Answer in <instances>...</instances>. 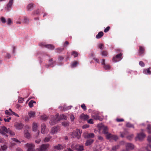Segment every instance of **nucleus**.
Segmentation results:
<instances>
[{
	"label": "nucleus",
	"mask_w": 151,
	"mask_h": 151,
	"mask_svg": "<svg viewBox=\"0 0 151 151\" xmlns=\"http://www.w3.org/2000/svg\"><path fill=\"white\" fill-rule=\"evenodd\" d=\"M78 55V53L76 52L73 51L72 52V55L74 56V57H77Z\"/></svg>",
	"instance_id": "obj_44"
},
{
	"label": "nucleus",
	"mask_w": 151,
	"mask_h": 151,
	"mask_svg": "<svg viewBox=\"0 0 151 151\" xmlns=\"http://www.w3.org/2000/svg\"><path fill=\"white\" fill-rule=\"evenodd\" d=\"M63 48H59L58 49H57V52H60L61 51H62L63 50Z\"/></svg>",
	"instance_id": "obj_62"
},
{
	"label": "nucleus",
	"mask_w": 151,
	"mask_h": 151,
	"mask_svg": "<svg viewBox=\"0 0 151 151\" xmlns=\"http://www.w3.org/2000/svg\"><path fill=\"white\" fill-rule=\"evenodd\" d=\"M106 138L110 141L111 140H114L116 141L118 139V137L116 135H112L111 134H109L106 135Z\"/></svg>",
	"instance_id": "obj_5"
},
{
	"label": "nucleus",
	"mask_w": 151,
	"mask_h": 151,
	"mask_svg": "<svg viewBox=\"0 0 151 151\" xmlns=\"http://www.w3.org/2000/svg\"><path fill=\"white\" fill-rule=\"evenodd\" d=\"M52 138V136L48 135L47 137H46L43 139V141L45 142H48L50 139Z\"/></svg>",
	"instance_id": "obj_22"
},
{
	"label": "nucleus",
	"mask_w": 151,
	"mask_h": 151,
	"mask_svg": "<svg viewBox=\"0 0 151 151\" xmlns=\"http://www.w3.org/2000/svg\"><path fill=\"white\" fill-rule=\"evenodd\" d=\"M81 133V131L79 129H77L76 131H74L71 133V137L73 138L77 137L78 139H79Z\"/></svg>",
	"instance_id": "obj_2"
},
{
	"label": "nucleus",
	"mask_w": 151,
	"mask_h": 151,
	"mask_svg": "<svg viewBox=\"0 0 151 151\" xmlns=\"http://www.w3.org/2000/svg\"><path fill=\"white\" fill-rule=\"evenodd\" d=\"M29 22V19L26 17H24L23 22L26 24H28Z\"/></svg>",
	"instance_id": "obj_27"
},
{
	"label": "nucleus",
	"mask_w": 151,
	"mask_h": 151,
	"mask_svg": "<svg viewBox=\"0 0 151 151\" xmlns=\"http://www.w3.org/2000/svg\"><path fill=\"white\" fill-rule=\"evenodd\" d=\"M147 140L149 142H151V136H149L147 138Z\"/></svg>",
	"instance_id": "obj_64"
},
{
	"label": "nucleus",
	"mask_w": 151,
	"mask_h": 151,
	"mask_svg": "<svg viewBox=\"0 0 151 151\" xmlns=\"http://www.w3.org/2000/svg\"><path fill=\"white\" fill-rule=\"evenodd\" d=\"M101 127L99 129V130H103V133L106 134V135L109 133L108 132V129L107 127L103 125H101Z\"/></svg>",
	"instance_id": "obj_10"
},
{
	"label": "nucleus",
	"mask_w": 151,
	"mask_h": 151,
	"mask_svg": "<svg viewBox=\"0 0 151 151\" xmlns=\"http://www.w3.org/2000/svg\"><path fill=\"white\" fill-rule=\"evenodd\" d=\"M99 47L100 49L102 50L104 47V45L101 43L99 45Z\"/></svg>",
	"instance_id": "obj_49"
},
{
	"label": "nucleus",
	"mask_w": 151,
	"mask_h": 151,
	"mask_svg": "<svg viewBox=\"0 0 151 151\" xmlns=\"http://www.w3.org/2000/svg\"><path fill=\"white\" fill-rule=\"evenodd\" d=\"M24 136L26 138H28L30 137V133L28 132L27 130H25L24 131Z\"/></svg>",
	"instance_id": "obj_23"
},
{
	"label": "nucleus",
	"mask_w": 151,
	"mask_h": 151,
	"mask_svg": "<svg viewBox=\"0 0 151 151\" xmlns=\"http://www.w3.org/2000/svg\"><path fill=\"white\" fill-rule=\"evenodd\" d=\"M122 54L121 53L116 55L115 57L113 58V61L115 62L119 61L122 58Z\"/></svg>",
	"instance_id": "obj_8"
},
{
	"label": "nucleus",
	"mask_w": 151,
	"mask_h": 151,
	"mask_svg": "<svg viewBox=\"0 0 151 151\" xmlns=\"http://www.w3.org/2000/svg\"><path fill=\"white\" fill-rule=\"evenodd\" d=\"M98 139L99 140H100L102 142L104 140L103 138L102 137L100 136H98Z\"/></svg>",
	"instance_id": "obj_50"
},
{
	"label": "nucleus",
	"mask_w": 151,
	"mask_h": 151,
	"mask_svg": "<svg viewBox=\"0 0 151 151\" xmlns=\"http://www.w3.org/2000/svg\"><path fill=\"white\" fill-rule=\"evenodd\" d=\"M40 45L41 46H45V47L51 50H53L54 48V46L53 45L50 44L46 45L44 43H41Z\"/></svg>",
	"instance_id": "obj_13"
},
{
	"label": "nucleus",
	"mask_w": 151,
	"mask_h": 151,
	"mask_svg": "<svg viewBox=\"0 0 151 151\" xmlns=\"http://www.w3.org/2000/svg\"><path fill=\"white\" fill-rule=\"evenodd\" d=\"M11 119V117H10L7 116L6 118H4V120L5 122H9V120Z\"/></svg>",
	"instance_id": "obj_36"
},
{
	"label": "nucleus",
	"mask_w": 151,
	"mask_h": 151,
	"mask_svg": "<svg viewBox=\"0 0 151 151\" xmlns=\"http://www.w3.org/2000/svg\"><path fill=\"white\" fill-rule=\"evenodd\" d=\"M104 68L105 70H108L110 69L111 67L109 65H105L104 66Z\"/></svg>",
	"instance_id": "obj_38"
},
{
	"label": "nucleus",
	"mask_w": 151,
	"mask_h": 151,
	"mask_svg": "<svg viewBox=\"0 0 151 151\" xmlns=\"http://www.w3.org/2000/svg\"><path fill=\"white\" fill-rule=\"evenodd\" d=\"M125 146L127 150H132L134 148V145L131 143H127L126 144Z\"/></svg>",
	"instance_id": "obj_12"
},
{
	"label": "nucleus",
	"mask_w": 151,
	"mask_h": 151,
	"mask_svg": "<svg viewBox=\"0 0 151 151\" xmlns=\"http://www.w3.org/2000/svg\"><path fill=\"white\" fill-rule=\"evenodd\" d=\"M119 145H118L115 146H113L112 148V150H115L117 149H118L119 147Z\"/></svg>",
	"instance_id": "obj_37"
},
{
	"label": "nucleus",
	"mask_w": 151,
	"mask_h": 151,
	"mask_svg": "<svg viewBox=\"0 0 151 151\" xmlns=\"http://www.w3.org/2000/svg\"><path fill=\"white\" fill-rule=\"evenodd\" d=\"M33 7V5L32 4H29L27 6V10L28 11H30L31 10Z\"/></svg>",
	"instance_id": "obj_29"
},
{
	"label": "nucleus",
	"mask_w": 151,
	"mask_h": 151,
	"mask_svg": "<svg viewBox=\"0 0 151 151\" xmlns=\"http://www.w3.org/2000/svg\"><path fill=\"white\" fill-rule=\"evenodd\" d=\"M148 129V132L149 133H151V128L150 127V125H148L147 127Z\"/></svg>",
	"instance_id": "obj_58"
},
{
	"label": "nucleus",
	"mask_w": 151,
	"mask_h": 151,
	"mask_svg": "<svg viewBox=\"0 0 151 151\" xmlns=\"http://www.w3.org/2000/svg\"><path fill=\"white\" fill-rule=\"evenodd\" d=\"M145 135L143 132H142L137 134L136 138H138L139 140H141L145 137Z\"/></svg>",
	"instance_id": "obj_11"
},
{
	"label": "nucleus",
	"mask_w": 151,
	"mask_h": 151,
	"mask_svg": "<svg viewBox=\"0 0 151 151\" xmlns=\"http://www.w3.org/2000/svg\"><path fill=\"white\" fill-rule=\"evenodd\" d=\"M104 35L103 32H100L96 35V38L97 39H99L101 38Z\"/></svg>",
	"instance_id": "obj_25"
},
{
	"label": "nucleus",
	"mask_w": 151,
	"mask_h": 151,
	"mask_svg": "<svg viewBox=\"0 0 151 151\" xmlns=\"http://www.w3.org/2000/svg\"><path fill=\"white\" fill-rule=\"evenodd\" d=\"M24 125L22 123H18L15 125V127L16 129L18 130H20L22 129Z\"/></svg>",
	"instance_id": "obj_14"
},
{
	"label": "nucleus",
	"mask_w": 151,
	"mask_h": 151,
	"mask_svg": "<svg viewBox=\"0 0 151 151\" xmlns=\"http://www.w3.org/2000/svg\"><path fill=\"white\" fill-rule=\"evenodd\" d=\"M39 13V11L38 10H37L35 12H33L32 13V14L33 15H35V14H37Z\"/></svg>",
	"instance_id": "obj_57"
},
{
	"label": "nucleus",
	"mask_w": 151,
	"mask_h": 151,
	"mask_svg": "<svg viewBox=\"0 0 151 151\" xmlns=\"http://www.w3.org/2000/svg\"><path fill=\"white\" fill-rule=\"evenodd\" d=\"M145 49L144 47L142 46H139V54L140 55H141L144 53Z\"/></svg>",
	"instance_id": "obj_26"
},
{
	"label": "nucleus",
	"mask_w": 151,
	"mask_h": 151,
	"mask_svg": "<svg viewBox=\"0 0 151 151\" xmlns=\"http://www.w3.org/2000/svg\"><path fill=\"white\" fill-rule=\"evenodd\" d=\"M110 29V27L109 26L106 27L105 29H104V32H108Z\"/></svg>",
	"instance_id": "obj_52"
},
{
	"label": "nucleus",
	"mask_w": 151,
	"mask_h": 151,
	"mask_svg": "<svg viewBox=\"0 0 151 151\" xmlns=\"http://www.w3.org/2000/svg\"><path fill=\"white\" fill-rule=\"evenodd\" d=\"M54 148L55 149L58 150H60L63 148V147L60 144L58 145L57 146H54Z\"/></svg>",
	"instance_id": "obj_28"
},
{
	"label": "nucleus",
	"mask_w": 151,
	"mask_h": 151,
	"mask_svg": "<svg viewBox=\"0 0 151 151\" xmlns=\"http://www.w3.org/2000/svg\"><path fill=\"white\" fill-rule=\"evenodd\" d=\"M12 23V22L11 19L10 18L8 19L7 22V24L8 25H10Z\"/></svg>",
	"instance_id": "obj_43"
},
{
	"label": "nucleus",
	"mask_w": 151,
	"mask_h": 151,
	"mask_svg": "<svg viewBox=\"0 0 151 151\" xmlns=\"http://www.w3.org/2000/svg\"><path fill=\"white\" fill-rule=\"evenodd\" d=\"M5 114L6 115H10L12 114V113L9 112V110H6L5 111Z\"/></svg>",
	"instance_id": "obj_51"
},
{
	"label": "nucleus",
	"mask_w": 151,
	"mask_h": 151,
	"mask_svg": "<svg viewBox=\"0 0 151 151\" xmlns=\"http://www.w3.org/2000/svg\"><path fill=\"white\" fill-rule=\"evenodd\" d=\"M49 146V145L48 144H43L38 149V151H45L47 149Z\"/></svg>",
	"instance_id": "obj_7"
},
{
	"label": "nucleus",
	"mask_w": 151,
	"mask_h": 151,
	"mask_svg": "<svg viewBox=\"0 0 151 151\" xmlns=\"http://www.w3.org/2000/svg\"><path fill=\"white\" fill-rule=\"evenodd\" d=\"M58 131V128L56 127H53L51 129L50 133L52 134H54L57 132Z\"/></svg>",
	"instance_id": "obj_21"
},
{
	"label": "nucleus",
	"mask_w": 151,
	"mask_h": 151,
	"mask_svg": "<svg viewBox=\"0 0 151 151\" xmlns=\"http://www.w3.org/2000/svg\"><path fill=\"white\" fill-rule=\"evenodd\" d=\"M139 64L140 66L142 67H144L145 66V64L142 61H140L139 62Z\"/></svg>",
	"instance_id": "obj_54"
},
{
	"label": "nucleus",
	"mask_w": 151,
	"mask_h": 151,
	"mask_svg": "<svg viewBox=\"0 0 151 151\" xmlns=\"http://www.w3.org/2000/svg\"><path fill=\"white\" fill-rule=\"evenodd\" d=\"M78 64V62L77 61H75L73 62L71 64V67H75Z\"/></svg>",
	"instance_id": "obj_47"
},
{
	"label": "nucleus",
	"mask_w": 151,
	"mask_h": 151,
	"mask_svg": "<svg viewBox=\"0 0 151 151\" xmlns=\"http://www.w3.org/2000/svg\"><path fill=\"white\" fill-rule=\"evenodd\" d=\"M9 129H7L5 127L1 126L0 128V133L3 135H5L6 137H7V134H5L6 133H9Z\"/></svg>",
	"instance_id": "obj_3"
},
{
	"label": "nucleus",
	"mask_w": 151,
	"mask_h": 151,
	"mask_svg": "<svg viewBox=\"0 0 151 151\" xmlns=\"http://www.w3.org/2000/svg\"><path fill=\"white\" fill-rule=\"evenodd\" d=\"M26 147L27 148V151H35L34 148L35 145L32 143H27Z\"/></svg>",
	"instance_id": "obj_6"
},
{
	"label": "nucleus",
	"mask_w": 151,
	"mask_h": 151,
	"mask_svg": "<svg viewBox=\"0 0 151 151\" xmlns=\"http://www.w3.org/2000/svg\"><path fill=\"white\" fill-rule=\"evenodd\" d=\"M37 124L35 122H33L32 124V129L33 131L35 132L37 131Z\"/></svg>",
	"instance_id": "obj_17"
},
{
	"label": "nucleus",
	"mask_w": 151,
	"mask_h": 151,
	"mask_svg": "<svg viewBox=\"0 0 151 151\" xmlns=\"http://www.w3.org/2000/svg\"><path fill=\"white\" fill-rule=\"evenodd\" d=\"M41 118L43 120H46L48 119V117L45 115H43L41 116Z\"/></svg>",
	"instance_id": "obj_46"
},
{
	"label": "nucleus",
	"mask_w": 151,
	"mask_h": 151,
	"mask_svg": "<svg viewBox=\"0 0 151 151\" xmlns=\"http://www.w3.org/2000/svg\"><path fill=\"white\" fill-rule=\"evenodd\" d=\"M62 125L64 127H66L68 126L69 124L67 122H64L62 123Z\"/></svg>",
	"instance_id": "obj_40"
},
{
	"label": "nucleus",
	"mask_w": 151,
	"mask_h": 151,
	"mask_svg": "<svg viewBox=\"0 0 151 151\" xmlns=\"http://www.w3.org/2000/svg\"><path fill=\"white\" fill-rule=\"evenodd\" d=\"M0 19L1 22L4 24L6 22V19L4 17H1Z\"/></svg>",
	"instance_id": "obj_39"
},
{
	"label": "nucleus",
	"mask_w": 151,
	"mask_h": 151,
	"mask_svg": "<svg viewBox=\"0 0 151 151\" xmlns=\"http://www.w3.org/2000/svg\"><path fill=\"white\" fill-rule=\"evenodd\" d=\"M71 147L72 149L76 150L78 151H82L84 150L83 146V145H77L74 146V145H72Z\"/></svg>",
	"instance_id": "obj_4"
},
{
	"label": "nucleus",
	"mask_w": 151,
	"mask_h": 151,
	"mask_svg": "<svg viewBox=\"0 0 151 151\" xmlns=\"http://www.w3.org/2000/svg\"><path fill=\"white\" fill-rule=\"evenodd\" d=\"M12 5V4H10L9 3H8L7 4L6 7V9L7 12L9 11L10 10L11 8Z\"/></svg>",
	"instance_id": "obj_31"
},
{
	"label": "nucleus",
	"mask_w": 151,
	"mask_h": 151,
	"mask_svg": "<svg viewBox=\"0 0 151 151\" xmlns=\"http://www.w3.org/2000/svg\"><path fill=\"white\" fill-rule=\"evenodd\" d=\"M29 118H30L27 116H25L24 118V120L25 122H28L29 120Z\"/></svg>",
	"instance_id": "obj_61"
},
{
	"label": "nucleus",
	"mask_w": 151,
	"mask_h": 151,
	"mask_svg": "<svg viewBox=\"0 0 151 151\" xmlns=\"http://www.w3.org/2000/svg\"><path fill=\"white\" fill-rule=\"evenodd\" d=\"M105 60L104 59H103L102 60V61H101V64L102 65H104V66L105 65Z\"/></svg>",
	"instance_id": "obj_60"
},
{
	"label": "nucleus",
	"mask_w": 151,
	"mask_h": 151,
	"mask_svg": "<svg viewBox=\"0 0 151 151\" xmlns=\"http://www.w3.org/2000/svg\"><path fill=\"white\" fill-rule=\"evenodd\" d=\"M2 150L3 151H6L7 148V146L6 145H4L1 146Z\"/></svg>",
	"instance_id": "obj_34"
},
{
	"label": "nucleus",
	"mask_w": 151,
	"mask_h": 151,
	"mask_svg": "<svg viewBox=\"0 0 151 151\" xmlns=\"http://www.w3.org/2000/svg\"><path fill=\"white\" fill-rule=\"evenodd\" d=\"M35 113L33 111H30L28 113L29 117L30 118H33L35 116Z\"/></svg>",
	"instance_id": "obj_16"
},
{
	"label": "nucleus",
	"mask_w": 151,
	"mask_h": 151,
	"mask_svg": "<svg viewBox=\"0 0 151 151\" xmlns=\"http://www.w3.org/2000/svg\"><path fill=\"white\" fill-rule=\"evenodd\" d=\"M80 118L84 120H86L89 118L88 116L87 115H85L84 114H82L80 116Z\"/></svg>",
	"instance_id": "obj_18"
},
{
	"label": "nucleus",
	"mask_w": 151,
	"mask_h": 151,
	"mask_svg": "<svg viewBox=\"0 0 151 151\" xmlns=\"http://www.w3.org/2000/svg\"><path fill=\"white\" fill-rule=\"evenodd\" d=\"M107 54L108 53L106 51H103L101 52L102 55L104 56H106Z\"/></svg>",
	"instance_id": "obj_41"
},
{
	"label": "nucleus",
	"mask_w": 151,
	"mask_h": 151,
	"mask_svg": "<svg viewBox=\"0 0 151 151\" xmlns=\"http://www.w3.org/2000/svg\"><path fill=\"white\" fill-rule=\"evenodd\" d=\"M35 103L36 102L35 101L33 100H31L29 103V106L30 107H32L33 106V104Z\"/></svg>",
	"instance_id": "obj_32"
},
{
	"label": "nucleus",
	"mask_w": 151,
	"mask_h": 151,
	"mask_svg": "<svg viewBox=\"0 0 151 151\" xmlns=\"http://www.w3.org/2000/svg\"><path fill=\"white\" fill-rule=\"evenodd\" d=\"M92 117L93 118L96 120H99L100 121H101L103 120V119L101 118L98 115L93 116Z\"/></svg>",
	"instance_id": "obj_24"
},
{
	"label": "nucleus",
	"mask_w": 151,
	"mask_h": 151,
	"mask_svg": "<svg viewBox=\"0 0 151 151\" xmlns=\"http://www.w3.org/2000/svg\"><path fill=\"white\" fill-rule=\"evenodd\" d=\"M81 107L84 110H86V106L84 104L81 105Z\"/></svg>",
	"instance_id": "obj_53"
},
{
	"label": "nucleus",
	"mask_w": 151,
	"mask_h": 151,
	"mask_svg": "<svg viewBox=\"0 0 151 151\" xmlns=\"http://www.w3.org/2000/svg\"><path fill=\"white\" fill-rule=\"evenodd\" d=\"M134 137V135L133 134L129 135L127 137V139L129 140H131L133 139Z\"/></svg>",
	"instance_id": "obj_33"
},
{
	"label": "nucleus",
	"mask_w": 151,
	"mask_h": 151,
	"mask_svg": "<svg viewBox=\"0 0 151 151\" xmlns=\"http://www.w3.org/2000/svg\"><path fill=\"white\" fill-rule=\"evenodd\" d=\"M12 139L13 141H15L16 142H19V141L18 139H16L15 138H12Z\"/></svg>",
	"instance_id": "obj_59"
},
{
	"label": "nucleus",
	"mask_w": 151,
	"mask_h": 151,
	"mask_svg": "<svg viewBox=\"0 0 151 151\" xmlns=\"http://www.w3.org/2000/svg\"><path fill=\"white\" fill-rule=\"evenodd\" d=\"M41 132L42 134H44L48 133V130L46 129L45 125V124H42L41 125Z\"/></svg>",
	"instance_id": "obj_9"
},
{
	"label": "nucleus",
	"mask_w": 151,
	"mask_h": 151,
	"mask_svg": "<svg viewBox=\"0 0 151 151\" xmlns=\"http://www.w3.org/2000/svg\"><path fill=\"white\" fill-rule=\"evenodd\" d=\"M21 20V17H19V18L18 20L16 22V23L17 24H20L21 23V22L20 21Z\"/></svg>",
	"instance_id": "obj_48"
},
{
	"label": "nucleus",
	"mask_w": 151,
	"mask_h": 151,
	"mask_svg": "<svg viewBox=\"0 0 151 151\" xmlns=\"http://www.w3.org/2000/svg\"><path fill=\"white\" fill-rule=\"evenodd\" d=\"M67 118L66 116L63 114L59 116H58V114H57L55 115V117L53 116L52 117L50 121V124L51 125H53L56 123L58 121L61 119L66 120Z\"/></svg>",
	"instance_id": "obj_1"
},
{
	"label": "nucleus",
	"mask_w": 151,
	"mask_h": 151,
	"mask_svg": "<svg viewBox=\"0 0 151 151\" xmlns=\"http://www.w3.org/2000/svg\"><path fill=\"white\" fill-rule=\"evenodd\" d=\"M150 68H149L147 69H144L143 71V73L145 74L150 75L151 74V72L150 70Z\"/></svg>",
	"instance_id": "obj_20"
},
{
	"label": "nucleus",
	"mask_w": 151,
	"mask_h": 151,
	"mask_svg": "<svg viewBox=\"0 0 151 151\" xmlns=\"http://www.w3.org/2000/svg\"><path fill=\"white\" fill-rule=\"evenodd\" d=\"M125 133L124 132H120V136L122 137H124Z\"/></svg>",
	"instance_id": "obj_63"
},
{
	"label": "nucleus",
	"mask_w": 151,
	"mask_h": 151,
	"mask_svg": "<svg viewBox=\"0 0 151 151\" xmlns=\"http://www.w3.org/2000/svg\"><path fill=\"white\" fill-rule=\"evenodd\" d=\"M93 119H89L88 121V123L90 124H93Z\"/></svg>",
	"instance_id": "obj_55"
},
{
	"label": "nucleus",
	"mask_w": 151,
	"mask_h": 151,
	"mask_svg": "<svg viewBox=\"0 0 151 151\" xmlns=\"http://www.w3.org/2000/svg\"><path fill=\"white\" fill-rule=\"evenodd\" d=\"M94 137V134L93 133L88 134L86 135V137L88 138H93Z\"/></svg>",
	"instance_id": "obj_30"
},
{
	"label": "nucleus",
	"mask_w": 151,
	"mask_h": 151,
	"mask_svg": "<svg viewBox=\"0 0 151 151\" xmlns=\"http://www.w3.org/2000/svg\"><path fill=\"white\" fill-rule=\"evenodd\" d=\"M126 126L127 127H132L133 128H134L133 125L131 124L129 122L127 123L126 124Z\"/></svg>",
	"instance_id": "obj_35"
},
{
	"label": "nucleus",
	"mask_w": 151,
	"mask_h": 151,
	"mask_svg": "<svg viewBox=\"0 0 151 151\" xmlns=\"http://www.w3.org/2000/svg\"><path fill=\"white\" fill-rule=\"evenodd\" d=\"M70 119L71 120V121L72 122H73L74 121V120L75 119V117H74V116L73 115H71L70 117Z\"/></svg>",
	"instance_id": "obj_56"
},
{
	"label": "nucleus",
	"mask_w": 151,
	"mask_h": 151,
	"mask_svg": "<svg viewBox=\"0 0 151 151\" xmlns=\"http://www.w3.org/2000/svg\"><path fill=\"white\" fill-rule=\"evenodd\" d=\"M9 133L11 136H14L15 134V133L14 132L11 130L9 129Z\"/></svg>",
	"instance_id": "obj_45"
},
{
	"label": "nucleus",
	"mask_w": 151,
	"mask_h": 151,
	"mask_svg": "<svg viewBox=\"0 0 151 151\" xmlns=\"http://www.w3.org/2000/svg\"><path fill=\"white\" fill-rule=\"evenodd\" d=\"M94 140L93 139H89L87 140L85 143L86 146H88L91 145L93 142Z\"/></svg>",
	"instance_id": "obj_15"
},
{
	"label": "nucleus",
	"mask_w": 151,
	"mask_h": 151,
	"mask_svg": "<svg viewBox=\"0 0 151 151\" xmlns=\"http://www.w3.org/2000/svg\"><path fill=\"white\" fill-rule=\"evenodd\" d=\"M146 149L147 151H151V145H148L147 146Z\"/></svg>",
	"instance_id": "obj_42"
},
{
	"label": "nucleus",
	"mask_w": 151,
	"mask_h": 151,
	"mask_svg": "<svg viewBox=\"0 0 151 151\" xmlns=\"http://www.w3.org/2000/svg\"><path fill=\"white\" fill-rule=\"evenodd\" d=\"M72 107V106H68L67 107L65 105H63V106H60L59 107V109H61L63 108V110L64 111H65L70 109Z\"/></svg>",
	"instance_id": "obj_19"
}]
</instances>
